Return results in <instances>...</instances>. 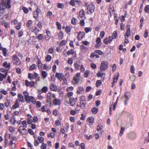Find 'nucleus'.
<instances>
[{"instance_id": "nucleus-1", "label": "nucleus", "mask_w": 149, "mask_h": 149, "mask_svg": "<svg viewBox=\"0 0 149 149\" xmlns=\"http://www.w3.org/2000/svg\"><path fill=\"white\" fill-rule=\"evenodd\" d=\"M23 94L25 100L28 103H30L31 102L35 104L36 100L33 96H29L28 92L26 91H24Z\"/></svg>"}, {"instance_id": "nucleus-2", "label": "nucleus", "mask_w": 149, "mask_h": 149, "mask_svg": "<svg viewBox=\"0 0 149 149\" xmlns=\"http://www.w3.org/2000/svg\"><path fill=\"white\" fill-rule=\"evenodd\" d=\"M6 8H7L6 6V0H2L0 4V13H3Z\"/></svg>"}, {"instance_id": "nucleus-3", "label": "nucleus", "mask_w": 149, "mask_h": 149, "mask_svg": "<svg viewBox=\"0 0 149 149\" xmlns=\"http://www.w3.org/2000/svg\"><path fill=\"white\" fill-rule=\"evenodd\" d=\"M108 63L104 61H102L100 64V69L102 71L106 70L108 68Z\"/></svg>"}, {"instance_id": "nucleus-4", "label": "nucleus", "mask_w": 149, "mask_h": 149, "mask_svg": "<svg viewBox=\"0 0 149 149\" xmlns=\"http://www.w3.org/2000/svg\"><path fill=\"white\" fill-rule=\"evenodd\" d=\"M95 7L93 4H89L87 7V12L89 14H92L94 11Z\"/></svg>"}, {"instance_id": "nucleus-5", "label": "nucleus", "mask_w": 149, "mask_h": 149, "mask_svg": "<svg viewBox=\"0 0 149 149\" xmlns=\"http://www.w3.org/2000/svg\"><path fill=\"white\" fill-rule=\"evenodd\" d=\"M81 78L80 73L78 72L77 73L75 76L73 78V82L74 84H76Z\"/></svg>"}, {"instance_id": "nucleus-6", "label": "nucleus", "mask_w": 149, "mask_h": 149, "mask_svg": "<svg viewBox=\"0 0 149 149\" xmlns=\"http://www.w3.org/2000/svg\"><path fill=\"white\" fill-rule=\"evenodd\" d=\"M13 63L16 65H19L21 63V61L17 57L14 55L13 59Z\"/></svg>"}, {"instance_id": "nucleus-7", "label": "nucleus", "mask_w": 149, "mask_h": 149, "mask_svg": "<svg viewBox=\"0 0 149 149\" xmlns=\"http://www.w3.org/2000/svg\"><path fill=\"white\" fill-rule=\"evenodd\" d=\"M77 98H74L71 97L70 99V103L72 106H74L76 102L77 101Z\"/></svg>"}, {"instance_id": "nucleus-8", "label": "nucleus", "mask_w": 149, "mask_h": 149, "mask_svg": "<svg viewBox=\"0 0 149 149\" xmlns=\"http://www.w3.org/2000/svg\"><path fill=\"white\" fill-rule=\"evenodd\" d=\"M56 77L60 81H62L63 77V75L61 73H56Z\"/></svg>"}, {"instance_id": "nucleus-9", "label": "nucleus", "mask_w": 149, "mask_h": 149, "mask_svg": "<svg viewBox=\"0 0 149 149\" xmlns=\"http://www.w3.org/2000/svg\"><path fill=\"white\" fill-rule=\"evenodd\" d=\"M85 36V33L84 32L80 31L79 32L77 37L78 40H81Z\"/></svg>"}, {"instance_id": "nucleus-10", "label": "nucleus", "mask_w": 149, "mask_h": 149, "mask_svg": "<svg viewBox=\"0 0 149 149\" xmlns=\"http://www.w3.org/2000/svg\"><path fill=\"white\" fill-rule=\"evenodd\" d=\"M19 131L23 134H27V132L26 130L24 128L20 127L18 130Z\"/></svg>"}, {"instance_id": "nucleus-11", "label": "nucleus", "mask_w": 149, "mask_h": 149, "mask_svg": "<svg viewBox=\"0 0 149 149\" xmlns=\"http://www.w3.org/2000/svg\"><path fill=\"white\" fill-rule=\"evenodd\" d=\"M80 49L83 53H85L87 52L88 50V49L85 47L84 45H81L80 46Z\"/></svg>"}, {"instance_id": "nucleus-12", "label": "nucleus", "mask_w": 149, "mask_h": 149, "mask_svg": "<svg viewBox=\"0 0 149 149\" xmlns=\"http://www.w3.org/2000/svg\"><path fill=\"white\" fill-rule=\"evenodd\" d=\"M96 44L95 45V47L96 48L98 47L101 46V39L100 38H97L96 40Z\"/></svg>"}, {"instance_id": "nucleus-13", "label": "nucleus", "mask_w": 149, "mask_h": 149, "mask_svg": "<svg viewBox=\"0 0 149 149\" xmlns=\"http://www.w3.org/2000/svg\"><path fill=\"white\" fill-rule=\"evenodd\" d=\"M26 85L27 86H30L31 87L33 86L35 84V82L33 81L29 82L27 80L25 81Z\"/></svg>"}, {"instance_id": "nucleus-14", "label": "nucleus", "mask_w": 149, "mask_h": 149, "mask_svg": "<svg viewBox=\"0 0 149 149\" xmlns=\"http://www.w3.org/2000/svg\"><path fill=\"white\" fill-rule=\"evenodd\" d=\"M53 102V103L55 105H60L61 103L60 100L56 98L54 99Z\"/></svg>"}, {"instance_id": "nucleus-15", "label": "nucleus", "mask_w": 149, "mask_h": 149, "mask_svg": "<svg viewBox=\"0 0 149 149\" xmlns=\"http://www.w3.org/2000/svg\"><path fill=\"white\" fill-rule=\"evenodd\" d=\"M130 139H134L136 137V135L134 132H130L128 135Z\"/></svg>"}, {"instance_id": "nucleus-16", "label": "nucleus", "mask_w": 149, "mask_h": 149, "mask_svg": "<svg viewBox=\"0 0 149 149\" xmlns=\"http://www.w3.org/2000/svg\"><path fill=\"white\" fill-rule=\"evenodd\" d=\"M28 42L30 44L33 45L35 44L36 43L35 39L33 37H32L29 40Z\"/></svg>"}, {"instance_id": "nucleus-17", "label": "nucleus", "mask_w": 149, "mask_h": 149, "mask_svg": "<svg viewBox=\"0 0 149 149\" xmlns=\"http://www.w3.org/2000/svg\"><path fill=\"white\" fill-rule=\"evenodd\" d=\"M40 11V10L37 8L35 11L33 12V17L35 19H36L38 18V13Z\"/></svg>"}, {"instance_id": "nucleus-18", "label": "nucleus", "mask_w": 149, "mask_h": 149, "mask_svg": "<svg viewBox=\"0 0 149 149\" xmlns=\"http://www.w3.org/2000/svg\"><path fill=\"white\" fill-rule=\"evenodd\" d=\"M50 89L52 91H56L57 89V87L56 84H53L50 86Z\"/></svg>"}, {"instance_id": "nucleus-19", "label": "nucleus", "mask_w": 149, "mask_h": 149, "mask_svg": "<svg viewBox=\"0 0 149 149\" xmlns=\"http://www.w3.org/2000/svg\"><path fill=\"white\" fill-rule=\"evenodd\" d=\"M7 74V72H6L4 74L0 73V81H2L4 79H5Z\"/></svg>"}, {"instance_id": "nucleus-20", "label": "nucleus", "mask_w": 149, "mask_h": 149, "mask_svg": "<svg viewBox=\"0 0 149 149\" xmlns=\"http://www.w3.org/2000/svg\"><path fill=\"white\" fill-rule=\"evenodd\" d=\"M18 99L17 100L19 101L20 102H24L23 96L22 94H19L18 95Z\"/></svg>"}, {"instance_id": "nucleus-21", "label": "nucleus", "mask_w": 149, "mask_h": 149, "mask_svg": "<svg viewBox=\"0 0 149 149\" xmlns=\"http://www.w3.org/2000/svg\"><path fill=\"white\" fill-rule=\"evenodd\" d=\"M19 101H18V100H16L15 104L13 106V109H15L16 108H19Z\"/></svg>"}, {"instance_id": "nucleus-22", "label": "nucleus", "mask_w": 149, "mask_h": 149, "mask_svg": "<svg viewBox=\"0 0 149 149\" xmlns=\"http://www.w3.org/2000/svg\"><path fill=\"white\" fill-rule=\"evenodd\" d=\"M84 91V89L83 87L82 86H80L78 87L77 92V94H80Z\"/></svg>"}, {"instance_id": "nucleus-23", "label": "nucleus", "mask_w": 149, "mask_h": 149, "mask_svg": "<svg viewBox=\"0 0 149 149\" xmlns=\"http://www.w3.org/2000/svg\"><path fill=\"white\" fill-rule=\"evenodd\" d=\"M10 122L12 125H14L17 121L14 118L11 117L10 119Z\"/></svg>"}, {"instance_id": "nucleus-24", "label": "nucleus", "mask_w": 149, "mask_h": 149, "mask_svg": "<svg viewBox=\"0 0 149 149\" xmlns=\"http://www.w3.org/2000/svg\"><path fill=\"white\" fill-rule=\"evenodd\" d=\"M109 10L110 13V14L111 15L113 14V13L115 11L114 10V8L113 6H110L109 8Z\"/></svg>"}, {"instance_id": "nucleus-25", "label": "nucleus", "mask_w": 149, "mask_h": 149, "mask_svg": "<svg viewBox=\"0 0 149 149\" xmlns=\"http://www.w3.org/2000/svg\"><path fill=\"white\" fill-rule=\"evenodd\" d=\"M130 35V28H128L126 33V37L128 38Z\"/></svg>"}, {"instance_id": "nucleus-26", "label": "nucleus", "mask_w": 149, "mask_h": 149, "mask_svg": "<svg viewBox=\"0 0 149 149\" xmlns=\"http://www.w3.org/2000/svg\"><path fill=\"white\" fill-rule=\"evenodd\" d=\"M55 136V134L54 132H51L50 134H47V137L49 138H51L52 139L54 138Z\"/></svg>"}, {"instance_id": "nucleus-27", "label": "nucleus", "mask_w": 149, "mask_h": 149, "mask_svg": "<svg viewBox=\"0 0 149 149\" xmlns=\"http://www.w3.org/2000/svg\"><path fill=\"white\" fill-rule=\"evenodd\" d=\"M87 120L89 123H93L94 122V118L93 117L91 116L87 118Z\"/></svg>"}, {"instance_id": "nucleus-28", "label": "nucleus", "mask_w": 149, "mask_h": 149, "mask_svg": "<svg viewBox=\"0 0 149 149\" xmlns=\"http://www.w3.org/2000/svg\"><path fill=\"white\" fill-rule=\"evenodd\" d=\"M84 15V11L83 10H80L79 13V17L82 18Z\"/></svg>"}, {"instance_id": "nucleus-29", "label": "nucleus", "mask_w": 149, "mask_h": 149, "mask_svg": "<svg viewBox=\"0 0 149 149\" xmlns=\"http://www.w3.org/2000/svg\"><path fill=\"white\" fill-rule=\"evenodd\" d=\"M10 65L9 64H8L6 62H4L3 64V66L6 68H8V70L9 69V68L10 67Z\"/></svg>"}, {"instance_id": "nucleus-30", "label": "nucleus", "mask_w": 149, "mask_h": 149, "mask_svg": "<svg viewBox=\"0 0 149 149\" xmlns=\"http://www.w3.org/2000/svg\"><path fill=\"white\" fill-rule=\"evenodd\" d=\"M80 107L81 109H84L85 107L86 102H80Z\"/></svg>"}, {"instance_id": "nucleus-31", "label": "nucleus", "mask_w": 149, "mask_h": 149, "mask_svg": "<svg viewBox=\"0 0 149 149\" xmlns=\"http://www.w3.org/2000/svg\"><path fill=\"white\" fill-rule=\"evenodd\" d=\"M48 90V87L47 86H44L41 89V91L42 93H46Z\"/></svg>"}, {"instance_id": "nucleus-32", "label": "nucleus", "mask_w": 149, "mask_h": 149, "mask_svg": "<svg viewBox=\"0 0 149 149\" xmlns=\"http://www.w3.org/2000/svg\"><path fill=\"white\" fill-rule=\"evenodd\" d=\"M10 0H7V2L6 3V6L7 8H9L11 7V6L10 5Z\"/></svg>"}, {"instance_id": "nucleus-33", "label": "nucleus", "mask_w": 149, "mask_h": 149, "mask_svg": "<svg viewBox=\"0 0 149 149\" xmlns=\"http://www.w3.org/2000/svg\"><path fill=\"white\" fill-rule=\"evenodd\" d=\"M38 140L41 143L44 142V138L43 137L39 136Z\"/></svg>"}, {"instance_id": "nucleus-34", "label": "nucleus", "mask_w": 149, "mask_h": 149, "mask_svg": "<svg viewBox=\"0 0 149 149\" xmlns=\"http://www.w3.org/2000/svg\"><path fill=\"white\" fill-rule=\"evenodd\" d=\"M98 109L96 107H94L91 109L92 112L94 114L96 113L98 111Z\"/></svg>"}, {"instance_id": "nucleus-35", "label": "nucleus", "mask_w": 149, "mask_h": 149, "mask_svg": "<svg viewBox=\"0 0 149 149\" xmlns=\"http://www.w3.org/2000/svg\"><path fill=\"white\" fill-rule=\"evenodd\" d=\"M51 93H48L47 95V102H49L51 101Z\"/></svg>"}, {"instance_id": "nucleus-36", "label": "nucleus", "mask_w": 149, "mask_h": 149, "mask_svg": "<svg viewBox=\"0 0 149 149\" xmlns=\"http://www.w3.org/2000/svg\"><path fill=\"white\" fill-rule=\"evenodd\" d=\"M119 95H114L113 97V100H116V102H117L118 100Z\"/></svg>"}, {"instance_id": "nucleus-37", "label": "nucleus", "mask_w": 149, "mask_h": 149, "mask_svg": "<svg viewBox=\"0 0 149 149\" xmlns=\"http://www.w3.org/2000/svg\"><path fill=\"white\" fill-rule=\"evenodd\" d=\"M90 73L89 71L88 70H86L84 73V76L85 78H87L88 76V75Z\"/></svg>"}, {"instance_id": "nucleus-38", "label": "nucleus", "mask_w": 149, "mask_h": 149, "mask_svg": "<svg viewBox=\"0 0 149 149\" xmlns=\"http://www.w3.org/2000/svg\"><path fill=\"white\" fill-rule=\"evenodd\" d=\"M92 30L91 28L90 27H86L85 28V31L86 33H88Z\"/></svg>"}, {"instance_id": "nucleus-39", "label": "nucleus", "mask_w": 149, "mask_h": 149, "mask_svg": "<svg viewBox=\"0 0 149 149\" xmlns=\"http://www.w3.org/2000/svg\"><path fill=\"white\" fill-rule=\"evenodd\" d=\"M42 75L44 78L46 77L47 75V72L45 71H42Z\"/></svg>"}, {"instance_id": "nucleus-40", "label": "nucleus", "mask_w": 149, "mask_h": 149, "mask_svg": "<svg viewBox=\"0 0 149 149\" xmlns=\"http://www.w3.org/2000/svg\"><path fill=\"white\" fill-rule=\"evenodd\" d=\"M36 66L35 64H32L31 65L30 68L29 69L30 70H32L36 69Z\"/></svg>"}, {"instance_id": "nucleus-41", "label": "nucleus", "mask_w": 149, "mask_h": 149, "mask_svg": "<svg viewBox=\"0 0 149 149\" xmlns=\"http://www.w3.org/2000/svg\"><path fill=\"white\" fill-rule=\"evenodd\" d=\"M66 40H63L60 43L59 45L61 46H62L63 45H65L66 43Z\"/></svg>"}, {"instance_id": "nucleus-42", "label": "nucleus", "mask_w": 149, "mask_h": 149, "mask_svg": "<svg viewBox=\"0 0 149 149\" xmlns=\"http://www.w3.org/2000/svg\"><path fill=\"white\" fill-rule=\"evenodd\" d=\"M63 36V32L62 31L60 32L58 34V38L60 39H62Z\"/></svg>"}, {"instance_id": "nucleus-43", "label": "nucleus", "mask_w": 149, "mask_h": 149, "mask_svg": "<svg viewBox=\"0 0 149 149\" xmlns=\"http://www.w3.org/2000/svg\"><path fill=\"white\" fill-rule=\"evenodd\" d=\"M145 12L146 13H149V5L146 6L144 9Z\"/></svg>"}, {"instance_id": "nucleus-44", "label": "nucleus", "mask_w": 149, "mask_h": 149, "mask_svg": "<svg viewBox=\"0 0 149 149\" xmlns=\"http://www.w3.org/2000/svg\"><path fill=\"white\" fill-rule=\"evenodd\" d=\"M130 79L132 81H135L136 80V77L134 75H132L130 77Z\"/></svg>"}, {"instance_id": "nucleus-45", "label": "nucleus", "mask_w": 149, "mask_h": 149, "mask_svg": "<svg viewBox=\"0 0 149 149\" xmlns=\"http://www.w3.org/2000/svg\"><path fill=\"white\" fill-rule=\"evenodd\" d=\"M52 59V57L49 55L47 56L45 58V60L47 62H49Z\"/></svg>"}, {"instance_id": "nucleus-46", "label": "nucleus", "mask_w": 149, "mask_h": 149, "mask_svg": "<svg viewBox=\"0 0 149 149\" xmlns=\"http://www.w3.org/2000/svg\"><path fill=\"white\" fill-rule=\"evenodd\" d=\"M102 82L101 80H97L96 82V86L97 87H98L101 85Z\"/></svg>"}, {"instance_id": "nucleus-47", "label": "nucleus", "mask_w": 149, "mask_h": 149, "mask_svg": "<svg viewBox=\"0 0 149 149\" xmlns=\"http://www.w3.org/2000/svg\"><path fill=\"white\" fill-rule=\"evenodd\" d=\"M74 66L75 68L76 69H79V65L78 64V63L77 61L76 62L74 63Z\"/></svg>"}, {"instance_id": "nucleus-48", "label": "nucleus", "mask_w": 149, "mask_h": 149, "mask_svg": "<svg viewBox=\"0 0 149 149\" xmlns=\"http://www.w3.org/2000/svg\"><path fill=\"white\" fill-rule=\"evenodd\" d=\"M77 19L74 18H72L71 20L72 23L74 25H75L76 23Z\"/></svg>"}, {"instance_id": "nucleus-49", "label": "nucleus", "mask_w": 149, "mask_h": 149, "mask_svg": "<svg viewBox=\"0 0 149 149\" xmlns=\"http://www.w3.org/2000/svg\"><path fill=\"white\" fill-rule=\"evenodd\" d=\"M64 5L63 4L59 3L57 5V7L58 8H64Z\"/></svg>"}, {"instance_id": "nucleus-50", "label": "nucleus", "mask_w": 149, "mask_h": 149, "mask_svg": "<svg viewBox=\"0 0 149 149\" xmlns=\"http://www.w3.org/2000/svg\"><path fill=\"white\" fill-rule=\"evenodd\" d=\"M74 89V88L72 86H70L67 88L66 89V91L67 92H69L70 91H72Z\"/></svg>"}, {"instance_id": "nucleus-51", "label": "nucleus", "mask_w": 149, "mask_h": 149, "mask_svg": "<svg viewBox=\"0 0 149 149\" xmlns=\"http://www.w3.org/2000/svg\"><path fill=\"white\" fill-rule=\"evenodd\" d=\"M28 78L31 80H32L33 79V74L29 73L28 74Z\"/></svg>"}, {"instance_id": "nucleus-52", "label": "nucleus", "mask_w": 149, "mask_h": 149, "mask_svg": "<svg viewBox=\"0 0 149 149\" xmlns=\"http://www.w3.org/2000/svg\"><path fill=\"white\" fill-rule=\"evenodd\" d=\"M95 53L98 54L100 55H101L102 54V52L100 50H96L95 51Z\"/></svg>"}, {"instance_id": "nucleus-53", "label": "nucleus", "mask_w": 149, "mask_h": 149, "mask_svg": "<svg viewBox=\"0 0 149 149\" xmlns=\"http://www.w3.org/2000/svg\"><path fill=\"white\" fill-rule=\"evenodd\" d=\"M47 145L46 144L42 143L41 145L40 148L41 149H46Z\"/></svg>"}, {"instance_id": "nucleus-54", "label": "nucleus", "mask_w": 149, "mask_h": 149, "mask_svg": "<svg viewBox=\"0 0 149 149\" xmlns=\"http://www.w3.org/2000/svg\"><path fill=\"white\" fill-rule=\"evenodd\" d=\"M148 35V30L147 29H145V33L144 34V37L145 38H147Z\"/></svg>"}, {"instance_id": "nucleus-55", "label": "nucleus", "mask_w": 149, "mask_h": 149, "mask_svg": "<svg viewBox=\"0 0 149 149\" xmlns=\"http://www.w3.org/2000/svg\"><path fill=\"white\" fill-rule=\"evenodd\" d=\"M130 93L127 92H126L124 95L125 97L126 98H128L129 99L130 97Z\"/></svg>"}, {"instance_id": "nucleus-56", "label": "nucleus", "mask_w": 149, "mask_h": 149, "mask_svg": "<svg viewBox=\"0 0 149 149\" xmlns=\"http://www.w3.org/2000/svg\"><path fill=\"white\" fill-rule=\"evenodd\" d=\"M9 130L11 132H13L15 131V128L13 127L9 126Z\"/></svg>"}, {"instance_id": "nucleus-57", "label": "nucleus", "mask_w": 149, "mask_h": 149, "mask_svg": "<svg viewBox=\"0 0 149 149\" xmlns=\"http://www.w3.org/2000/svg\"><path fill=\"white\" fill-rule=\"evenodd\" d=\"M33 122V120L31 118H28L27 119V123L28 124H31Z\"/></svg>"}, {"instance_id": "nucleus-58", "label": "nucleus", "mask_w": 149, "mask_h": 149, "mask_svg": "<svg viewBox=\"0 0 149 149\" xmlns=\"http://www.w3.org/2000/svg\"><path fill=\"white\" fill-rule=\"evenodd\" d=\"M70 28L69 26H67L65 28V31L67 33H69L70 31Z\"/></svg>"}, {"instance_id": "nucleus-59", "label": "nucleus", "mask_w": 149, "mask_h": 149, "mask_svg": "<svg viewBox=\"0 0 149 149\" xmlns=\"http://www.w3.org/2000/svg\"><path fill=\"white\" fill-rule=\"evenodd\" d=\"M125 128L124 127H122L121 128L120 131L119 133V134L120 136H121L123 134Z\"/></svg>"}, {"instance_id": "nucleus-60", "label": "nucleus", "mask_w": 149, "mask_h": 149, "mask_svg": "<svg viewBox=\"0 0 149 149\" xmlns=\"http://www.w3.org/2000/svg\"><path fill=\"white\" fill-rule=\"evenodd\" d=\"M105 74L103 72H101L100 71L97 74V77H101L104 74Z\"/></svg>"}, {"instance_id": "nucleus-61", "label": "nucleus", "mask_w": 149, "mask_h": 149, "mask_svg": "<svg viewBox=\"0 0 149 149\" xmlns=\"http://www.w3.org/2000/svg\"><path fill=\"white\" fill-rule=\"evenodd\" d=\"M38 67L39 69H41L42 68V64L40 61L38 62Z\"/></svg>"}, {"instance_id": "nucleus-62", "label": "nucleus", "mask_w": 149, "mask_h": 149, "mask_svg": "<svg viewBox=\"0 0 149 149\" xmlns=\"http://www.w3.org/2000/svg\"><path fill=\"white\" fill-rule=\"evenodd\" d=\"M118 77L116 76H115L114 77H113V83H115L116 82L118 79Z\"/></svg>"}, {"instance_id": "nucleus-63", "label": "nucleus", "mask_w": 149, "mask_h": 149, "mask_svg": "<svg viewBox=\"0 0 149 149\" xmlns=\"http://www.w3.org/2000/svg\"><path fill=\"white\" fill-rule=\"evenodd\" d=\"M67 62L69 64L71 65L73 63L72 59L71 58H69Z\"/></svg>"}, {"instance_id": "nucleus-64", "label": "nucleus", "mask_w": 149, "mask_h": 149, "mask_svg": "<svg viewBox=\"0 0 149 149\" xmlns=\"http://www.w3.org/2000/svg\"><path fill=\"white\" fill-rule=\"evenodd\" d=\"M117 33L116 31H114L112 34V36L114 39H115L117 37Z\"/></svg>"}]
</instances>
